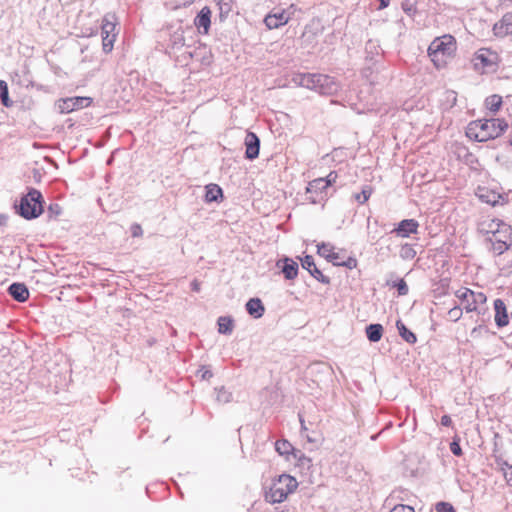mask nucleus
Instances as JSON below:
<instances>
[{
    "label": "nucleus",
    "instance_id": "1",
    "mask_svg": "<svg viewBox=\"0 0 512 512\" xmlns=\"http://www.w3.org/2000/svg\"><path fill=\"white\" fill-rule=\"evenodd\" d=\"M508 128L504 119H480L468 124L466 135L477 142H486L502 135Z\"/></svg>",
    "mask_w": 512,
    "mask_h": 512
},
{
    "label": "nucleus",
    "instance_id": "2",
    "mask_svg": "<svg viewBox=\"0 0 512 512\" xmlns=\"http://www.w3.org/2000/svg\"><path fill=\"white\" fill-rule=\"evenodd\" d=\"M292 82L327 96L336 94L340 89V85L334 77L325 74L300 73L292 78Z\"/></svg>",
    "mask_w": 512,
    "mask_h": 512
},
{
    "label": "nucleus",
    "instance_id": "3",
    "mask_svg": "<svg viewBox=\"0 0 512 512\" xmlns=\"http://www.w3.org/2000/svg\"><path fill=\"white\" fill-rule=\"evenodd\" d=\"M43 196L35 188H29L27 194L23 195L18 204H15L16 212L27 220L39 217L43 213Z\"/></svg>",
    "mask_w": 512,
    "mask_h": 512
},
{
    "label": "nucleus",
    "instance_id": "4",
    "mask_svg": "<svg viewBox=\"0 0 512 512\" xmlns=\"http://www.w3.org/2000/svg\"><path fill=\"white\" fill-rule=\"evenodd\" d=\"M297 487L298 482L294 477L288 474H282L272 483L269 491L265 493V500L272 504L281 503L289 494L293 493Z\"/></svg>",
    "mask_w": 512,
    "mask_h": 512
},
{
    "label": "nucleus",
    "instance_id": "5",
    "mask_svg": "<svg viewBox=\"0 0 512 512\" xmlns=\"http://www.w3.org/2000/svg\"><path fill=\"white\" fill-rule=\"evenodd\" d=\"M456 50V40L450 34L435 38L428 47V55L433 63L439 67L444 62V56H451Z\"/></svg>",
    "mask_w": 512,
    "mask_h": 512
},
{
    "label": "nucleus",
    "instance_id": "6",
    "mask_svg": "<svg viewBox=\"0 0 512 512\" xmlns=\"http://www.w3.org/2000/svg\"><path fill=\"white\" fill-rule=\"evenodd\" d=\"M118 19L115 13H106L102 18L101 23V36H102V48L105 53L112 51L114 42L116 40L117 32L116 26Z\"/></svg>",
    "mask_w": 512,
    "mask_h": 512
},
{
    "label": "nucleus",
    "instance_id": "7",
    "mask_svg": "<svg viewBox=\"0 0 512 512\" xmlns=\"http://www.w3.org/2000/svg\"><path fill=\"white\" fill-rule=\"evenodd\" d=\"M512 235V227L506 224L502 225V228L493 233L492 238L489 240L492 242V251L495 255H502L510 247L508 239Z\"/></svg>",
    "mask_w": 512,
    "mask_h": 512
},
{
    "label": "nucleus",
    "instance_id": "8",
    "mask_svg": "<svg viewBox=\"0 0 512 512\" xmlns=\"http://www.w3.org/2000/svg\"><path fill=\"white\" fill-rule=\"evenodd\" d=\"M92 102L90 97H69L63 98L56 102L55 106L59 113L68 114L77 109L88 107Z\"/></svg>",
    "mask_w": 512,
    "mask_h": 512
},
{
    "label": "nucleus",
    "instance_id": "9",
    "mask_svg": "<svg viewBox=\"0 0 512 512\" xmlns=\"http://www.w3.org/2000/svg\"><path fill=\"white\" fill-rule=\"evenodd\" d=\"M498 54L488 48L479 49L474 56V65L476 69H495L497 66Z\"/></svg>",
    "mask_w": 512,
    "mask_h": 512
},
{
    "label": "nucleus",
    "instance_id": "10",
    "mask_svg": "<svg viewBox=\"0 0 512 512\" xmlns=\"http://www.w3.org/2000/svg\"><path fill=\"white\" fill-rule=\"evenodd\" d=\"M302 268L307 270L310 275L322 284H329L330 278L325 276L320 269L317 268L314 258L311 255H305L300 258Z\"/></svg>",
    "mask_w": 512,
    "mask_h": 512
},
{
    "label": "nucleus",
    "instance_id": "11",
    "mask_svg": "<svg viewBox=\"0 0 512 512\" xmlns=\"http://www.w3.org/2000/svg\"><path fill=\"white\" fill-rule=\"evenodd\" d=\"M244 144L246 147L245 158L248 160L256 159L259 156V150H260L259 137L254 132L248 131L246 133Z\"/></svg>",
    "mask_w": 512,
    "mask_h": 512
},
{
    "label": "nucleus",
    "instance_id": "12",
    "mask_svg": "<svg viewBox=\"0 0 512 512\" xmlns=\"http://www.w3.org/2000/svg\"><path fill=\"white\" fill-rule=\"evenodd\" d=\"M276 266L281 268L286 280H293L298 275V263L289 257H284L278 260Z\"/></svg>",
    "mask_w": 512,
    "mask_h": 512
},
{
    "label": "nucleus",
    "instance_id": "13",
    "mask_svg": "<svg viewBox=\"0 0 512 512\" xmlns=\"http://www.w3.org/2000/svg\"><path fill=\"white\" fill-rule=\"evenodd\" d=\"M418 227L419 223L415 219H404L398 223L397 227L392 230V233L407 238L411 234H416Z\"/></svg>",
    "mask_w": 512,
    "mask_h": 512
},
{
    "label": "nucleus",
    "instance_id": "14",
    "mask_svg": "<svg viewBox=\"0 0 512 512\" xmlns=\"http://www.w3.org/2000/svg\"><path fill=\"white\" fill-rule=\"evenodd\" d=\"M487 298L483 292H472V296L469 302L466 303L464 309L466 312H478L479 314L484 312V304L486 303Z\"/></svg>",
    "mask_w": 512,
    "mask_h": 512
},
{
    "label": "nucleus",
    "instance_id": "15",
    "mask_svg": "<svg viewBox=\"0 0 512 512\" xmlns=\"http://www.w3.org/2000/svg\"><path fill=\"white\" fill-rule=\"evenodd\" d=\"M494 34L499 37L512 35V12L503 15L493 27Z\"/></svg>",
    "mask_w": 512,
    "mask_h": 512
},
{
    "label": "nucleus",
    "instance_id": "16",
    "mask_svg": "<svg viewBox=\"0 0 512 512\" xmlns=\"http://www.w3.org/2000/svg\"><path fill=\"white\" fill-rule=\"evenodd\" d=\"M495 309V323L499 328L505 327L509 323V317L507 308L502 299H496L494 301Z\"/></svg>",
    "mask_w": 512,
    "mask_h": 512
},
{
    "label": "nucleus",
    "instance_id": "17",
    "mask_svg": "<svg viewBox=\"0 0 512 512\" xmlns=\"http://www.w3.org/2000/svg\"><path fill=\"white\" fill-rule=\"evenodd\" d=\"M9 295L18 302H25L29 298V290L24 283L14 282L8 287Z\"/></svg>",
    "mask_w": 512,
    "mask_h": 512
},
{
    "label": "nucleus",
    "instance_id": "18",
    "mask_svg": "<svg viewBox=\"0 0 512 512\" xmlns=\"http://www.w3.org/2000/svg\"><path fill=\"white\" fill-rule=\"evenodd\" d=\"M247 313L255 319L261 318L265 313V307L260 298H250L245 305Z\"/></svg>",
    "mask_w": 512,
    "mask_h": 512
},
{
    "label": "nucleus",
    "instance_id": "19",
    "mask_svg": "<svg viewBox=\"0 0 512 512\" xmlns=\"http://www.w3.org/2000/svg\"><path fill=\"white\" fill-rule=\"evenodd\" d=\"M288 19L289 18L286 13L282 11L267 15L264 19V22L269 29H276L285 25L288 22Z\"/></svg>",
    "mask_w": 512,
    "mask_h": 512
},
{
    "label": "nucleus",
    "instance_id": "20",
    "mask_svg": "<svg viewBox=\"0 0 512 512\" xmlns=\"http://www.w3.org/2000/svg\"><path fill=\"white\" fill-rule=\"evenodd\" d=\"M211 11L208 7H204L200 10L195 18V25L201 29H204V33H208L211 24Z\"/></svg>",
    "mask_w": 512,
    "mask_h": 512
},
{
    "label": "nucleus",
    "instance_id": "21",
    "mask_svg": "<svg viewBox=\"0 0 512 512\" xmlns=\"http://www.w3.org/2000/svg\"><path fill=\"white\" fill-rule=\"evenodd\" d=\"M307 194H317L325 195L326 196V190H327V183L324 181L323 178H317L309 182L308 186L306 187Z\"/></svg>",
    "mask_w": 512,
    "mask_h": 512
},
{
    "label": "nucleus",
    "instance_id": "22",
    "mask_svg": "<svg viewBox=\"0 0 512 512\" xmlns=\"http://www.w3.org/2000/svg\"><path fill=\"white\" fill-rule=\"evenodd\" d=\"M365 333L370 342H378L383 335V326L379 323L369 324L365 328Z\"/></svg>",
    "mask_w": 512,
    "mask_h": 512
},
{
    "label": "nucleus",
    "instance_id": "23",
    "mask_svg": "<svg viewBox=\"0 0 512 512\" xmlns=\"http://www.w3.org/2000/svg\"><path fill=\"white\" fill-rule=\"evenodd\" d=\"M205 193V201L210 202H218L219 199L223 198V191L221 187L217 184H209L206 187Z\"/></svg>",
    "mask_w": 512,
    "mask_h": 512
},
{
    "label": "nucleus",
    "instance_id": "24",
    "mask_svg": "<svg viewBox=\"0 0 512 512\" xmlns=\"http://www.w3.org/2000/svg\"><path fill=\"white\" fill-rule=\"evenodd\" d=\"M396 328L398 330L399 335L404 341H406L409 344H415L417 342V337L415 333L409 330L401 320H398L396 322Z\"/></svg>",
    "mask_w": 512,
    "mask_h": 512
},
{
    "label": "nucleus",
    "instance_id": "25",
    "mask_svg": "<svg viewBox=\"0 0 512 512\" xmlns=\"http://www.w3.org/2000/svg\"><path fill=\"white\" fill-rule=\"evenodd\" d=\"M218 332L220 334L229 335L233 331L234 321L230 316H221L217 320Z\"/></svg>",
    "mask_w": 512,
    "mask_h": 512
},
{
    "label": "nucleus",
    "instance_id": "26",
    "mask_svg": "<svg viewBox=\"0 0 512 512\" xmlns=\"http://www.w3.org/2000/svg\"><path fill=\"white\" fill-rule=\"evenodd\" d=\"M496 464L498 469L502 472L507 485L512 487V465L501 458L496 459Z\"/></svg>",
    "mask_w": 512,
    "mask_h": 512
},
{
    "label": "nucleus",
    "instance_id": "27",
    "mask_svg": "<svg viewBox=\"0 0 512 512\" xmlns=\"http://www.w3.org/2000/svg\"><path fill=\"white\" fill-rule=\"evenodd\" d=\"M275 450L281 456H284V455L288 456L291 453L294 455V452L296 451L294 449V447L292 446V444L285 439L277 440L275 442Z\"/></svg>",
    "mask_w": 512,
    "mask_h": 512
},
{
    "label": "nucleus",
    "instance_id": "28",
    "mask_svg": "<svg viewBox=\"0 0 512 512\" xmlns=\"http://www.w3.org/2000/svg\"><path fill=\"white\" fill-rule=\"evenodd\" d=\"M0 100L2 105L7 108L13 105V101L9 98L8 84L4 80H0Z\"/></svg>",
    "mask_w": 512,
    "mask_h": 512
},
{
    "label": "nucleus",
    "instance_id": "29",
    "mask_svg": "<svg viewBox=\"0 0 512 512\" xmlns=\"http://www.w3.org/2000/svg\"><path fill=\"white\" fill-rule=\"evenodd\" d=\"M485 105L491 112L496 113L502 105V97L497 94H493L486 98Z\"/></svg>",
    "mask_w": 512,
    "mask_h": 512
},
{
    "label": "nucleus",
    "instance_id": "30",
    "mask_svg": "<svg viewBox=\"0 0 512 512\" xmlns=\"http://www.w3.org/2000/svg\"><path fill=\"white\" fill-rule=\"evenodd\" d=\"M217 6L219 9V20L220 22H224L232 10V5L230 2L219 0Z\"/></svg>",
    "mask_w": 512,
    "mask_h": 512
},
{
    "label": "nucleus",
    "instance_id": "31",
    "mask_svg": "<svg viewBox=\"0 0 512 512\" xmlns=\"http://www.w3.org/2000/svg\"><path fill=\"white\" fill-rule=\"evenodd\" d=\"M399 255L403 260H412L416 256V250L413 245L405 243L401 246Z\"/></svg>",
    "mask_w": 512,
    "mask_h": 512
},
{
    "label": "nucleus",
    "instance_id": "32",
    "mask_svg": "<svg viewBox=\"0 0 512 512\" xmlns=\"http://www.w3.org/2000/svg\"><path fill=\"white\" fill-rule=\"evenodd\" d=\"M216 399L220 403H229L232 400V393L227 391L224 387L216 389Z\"/></svg>",
    "mask_w": 512,
    "mask_h": 512
},
{
    "label": "nucleus",
    "instance_id": "33",
    "mask_svg": "<svg viewBox=\"0 0 512 512\" xmlns=\"http://www.w3.org/2000/svg\"><path fill=\"white\" fill-rule=\"evenodd\" d=\"M372 194V188L370 186H364L360 193L355 194V200L359 204H364L370 198Z\"/></svg>",
    "mask_w": 512,
    "mask_h": 512
},
{
    "label": "nucleus",
    "instance_id": "34",
    "mask_svg": "<svg viewBox=\"0 0 512 512\" xmlns=\"http://www.w3.org/2000/svg\"><path fill=\"white\" fill-rule=\"evenodd\" d=\"M333 246L329 243H320L317 245V253L328 260V255H331Z\"/></svg>",
    "mask_w": 512,
    "mask_h": 512
},
{
    "label": "nucleus",
    "instance_id": "35",
    "mask_svg": "<svg viewBox=\"0 0 512 512\" xmlns=\"http://www.w3.org/2000/svg\"><path fill=\"white\" fill-rule=\"evenodd\" d=\"M62 214V207L58 203H51L48 206L47 215L50 219H56Z\"/></svg>",
    "mask_w": 512,
    "mask_h": 512
},
{
    "label": "nucleus",
    "instance_id": "36",
    "mask_svg": "<svg viewBox=\"0 0 512 512\" xmlns=\"http://www.w3.org/2000/svg\"><path fill=\"white\" fill-rule=\"evenodd\" d=\"M294 458L298 459V464L302 467H310L312 460L302 453L300 450L294 452Z\"/></svg>",
    "mask_w": 512,
    "mask_h": 512
},
{
    "label": "nucleus",
    "instance_id": "37",
    "mask_svg": "<svg viewBox=\"0 0 512 512\" xmlns=\"http://www.w3.org/2000/svg\"><path fill=\"white\" fill-rule=\"evenodd\" d=\"M480 198H481L484 202H486V203H488V204H491V205H493V206H495L496 204H498L500 199H503V197H502L500 194H496V193H488L487 195L482 194V195L480 196Z\"/></svg>",
    "mask_w": 512,
    "mask_h": 512
},
{
    "label": "nucleus",
    "instance_id": "38",
    "mask_svg": "<svg viewBox=\"0 0 512 512\" xmlns=\"http://www.w3.org/2000/svg\"><path fill=\"white\" fill-rule=\"evenodd\" d=\"M473 290L469 288H462L456 292V297L459 298L463 303L469 302L472 296Z\"/></svg>",
    "mask_w": 512,
    "mask_h": 512
},
{
    "label": "nucleus",
    "instance_id": "39",
    "mask_svg": "<svg viewBox=\"0 0 512 512\" xmlns=\"http://www.w3.org/2000/svg\"><path fill=\"white\" fill-rule=\"evenodd\" d=\"M461 317L462 309L458 306H455L448 311V318L453 322H457Z\"/></svg>",
    "mask_w": 512,
    "mask_h": 512
},
{
    "label": "nucleus",
    "instance_id": "40",
    "mask_svg": "<svg viewBox=\"0 0 512 512\" xmlns=\"http://www.w3.org/2000/svg\"><path fill=\"white\" fill-rule=\"evenodd\" d=\"M450 450L455 456H461L463 454L459 438H453L452 442L450 443Z\"/></svg>",
    "mask_w": 512,
    "mask_h": 512
},
{
    "label": "nucleus",
    "instance_id": "41",
    "mask_svg": "<svg viewBox=\"0 0 512 512\" xmlns=\"http://www.w3.org/2000/svg\"><path fill=\"white\" fill-rule=\"evenodd\" d=\"M401 6L403 11L409 16L413 15L416 12L415 5L409 0H404Z\"/></svg>",
    "mask_w": 512,
    "mask_h": 512
},
{
    "label": "nucleus",
    "instance_id": "42",
    "mask_svg": "<svg viewBox=\"0 0 512 512\" xmlns=\"http://www.w3.org/2000/svg\"><path fill=\"white\" fill-rule=\"evenodd\" d=\"M395 287L397 288V291H398L399 295L404 296V295L408 294V291H409L408 285H407V283L403 279H400L395 284Z\"/></svg>",
    "mask_w": 512,
    "mask_h": 512
},
{
    "label": "nucleus",
    "instance_id": "43",
    "mask_svg": "<svg viewBox=\"0 0 512 512\" xmlns=\"http://www.w3.org/2000/svg\"><path fill=\"white\" fill-rule=\"evenodd\" d=\"M305 199L312 204H318V203H321L322 201H324L325 195L318 196L317 194H307V191H306Z\"/></svg>",
    "mask_w": 512,
    "mask_h": 512
},
{
    "label": "nucleus",
    "instance_id": "44",
    "mask_svg": "<svg viewBox=\"0 0 512 512\" xmlns=\"http://www.w3.org/2000/svg\"><path fill=\"white\" fill-rule=\"evenodd\" d=\"M328 261L333 263L335 266H340V263L343 261V257L339 252H334L332 250L331 255H328Z\"/></svg>",
    "mask_w": 512,
    "mask_h": 512
},
{
    "label": "nucleus",
    "instance_id": "45",
    "mask_svg": "<svg viewBox=\"0 0 512 512\" xmlns=\"http://www.w3.org/2000/svg\"><path fill=\"white\" fill-rule=\"evenodd\" d=\"M437 512H455L453 506L447 502H439L436 505Z\"/></svg>",
    "mask_w": 512,
    "mask_h": 512
},
{
    "label": "nucleus",
    "instance_id": "46",
    "mask_svg": "<svg viewBox=\"0 0 512 512\" xmlns=\"http://www.w3.org/2000/svg\"><path fill=\"white\" fill-rule=\"evenodd\" d=\"M340 266L348 269H353L357 266V260L356 258L350 256L345 260L343 259V261L340 263Z\"/></svg>",
    "mask_w": 512,
    "mask_h": 512
},
{
    "label": "nucleus",
    "instance_id": "47",
    "mask_svg": "<svg viewBox=\"0 0 512 512\" xmlns=\"http://www.w3.org/2000/svg\"><path fill=\"white\" fill-rule=\"evenodd\" d=\"M197 375L200 376V378L203 380H209L213 376V373L211 370H209L205 367H201L198 370Z\"/></svg>",
    "mask_w": 512,
    "mask_h": 512
},
{
    "label": "nucleus",
    "instance_id": "48",
    "mask_svg": "<svg viewBox=\"0 0 512 512\" xmlns=\"http://www.w3.org/2000/svg\"><path fill=\"white\" fill-rule=\"evenodd\" d=\"M390 512H415L414 508L409 505H396Z\"/></svg>",
    "mask_w": 512,
    "mask_h": 512
},
{
    "label": "nucleus",
    "instance_id": "49",
    "mask_svg": "<svg viewBox=\"0 0 512 512\" xmlns=\"http://www.w3.org/2000/svg\"><path fill=\"white\" fill-rule=\"evenodd\" d=\"M337 177V172L331 171L326 178H323L324 181L327 183V188L336 182Z\"/></svg>",
    "mask_w": 512,
    "mask_h": 512
},
{
    "label": "nucleus",
    "instance_id": "50",
    "mask_svg": "<svg viewBox=\"0 0 512 512\" xmlns=\"http://www.w3.org/2000/svg\"><path fill=\"white\" fill-rule=\"evenodd\" d=\"M131 234H132L133 237H140V236H142V234H143L142 227L139 224H137V223L133 224L131 226Z\"/></svg>",
    "mask_w": 512,
    "mask_h": 512
},
{
    "label": "nucleus",
    "instance_id": "51",
    "mask_svg": "<svg viewBox=\"0 0 512 512\" xmlns=\"http://www.w3.org/2000/svg\"><path fill=\"white\" fill-rule=\"evenodd\" d=\"M452 424V419L449 415H443L441 417V425L449 427Z\"/></svg>",
    "mask_w": 512,
    "mask_h": 512
},
{
    "label": "nucleus",
    "instance_id": "52",
    "mask_svg": "<svg viewBox=\"0 0 512 512\" xmlns=\"http://www.w3.org/2000/svg\"><path fill=\"white\" fill-rule=\"evenodd\" d=\"M174 46L175 45H180V46H183L184 45V38L181 34H176L174 36V42H173Z\"/></svg>",
    "mask_w": 512,
    "mask_h": 512
},
{
    "label": "nucleus",
    "instance_id": "53",
    "mask_svg": "<svg viewBox=\"0 0 512 512\" xmlns=\"http://www.w3.org/2000/svg\"><path fill=\"white\" fill-rule=\"evenodd\" d=\"M380 2V8H386L389 5L390 0H378Z\"/></svg>",
    "mask_w": 512,
    "mask_h": 512
},
{
    "label": "nucleus",
    "instance_id": "54",
    "mask_svg": "<svg viewBox=\"0 0 512 512\" xmlns=\"http://www.w3.org/2000/svg\"><path fill=\"white\" fill-rule=\"evenodd\" d=\"M192 289L194 291H199L200 290L199 284L197 282H193L192 283Z\"/></svg>",
    "mask_w": 512,
    "mask_h": 512
},
{
    "label": "nucleus",
    "instance_id": "55",
    "mask_svg": "<svg viewBox=\"0 0 512 512\" xmlns=\"http://www.w3.org/2000/svg\"><path fill=\"white\" fill-rule=\"evenodd\" d=\"M369 47H376V46L374 45L373 41H371V40H369V41L367 42V44H366V50H368V49H369Z\"/></svg>",
    "mask_w": 512,
    "mask_h": 512
},
{
    "label": "nucleus",
    "instance_id": "56",
    "mask_svg": "<svg viewBox=\"0 0 512 512\" xmlns=\"http://www.w3.org/2000/svg\"><path fill=\"white\" fill-rule=\"evenodd\" d=\"M6 220L5 216L0 215V225Z\"/></svg>",
    "mask_w": 512,
    "mask_h": 512
},
{
    "label": "nucleus",
    "instance_id": "57",
    "mask_svg": "<svg viewBox=\"0 0 512 512\" xmlns=\"http://www.w3.org/2000/svg\"><path fill=\"white\" fill-rule=\"evenodd\" d=\"M300 422H301L302 430H306V427L304 426V420L300 419Z\"/></svg>",
    "mask_w": 512,
    "mask_h": 512
},
{
    "label": "nucleus",
    "instance_id": "58",
    "mask_svg": "<svg viewBox=\"0 0 512 512\" xmlns=\"http://www.w3.org/2000/svg\"><path fill=\"white\" fill-rule=\"evenodd\" d=\"M510 145L512 146V139L510 140Z\"/></svg>",
    "mask_w": 512,
    "mask_h": 512
}]
</instances>
